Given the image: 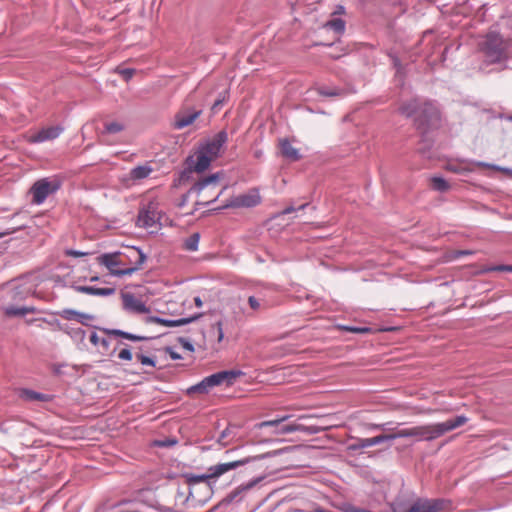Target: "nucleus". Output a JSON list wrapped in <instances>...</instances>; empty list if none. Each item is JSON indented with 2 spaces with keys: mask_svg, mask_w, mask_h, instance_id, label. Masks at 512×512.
I'll return each mask as SVG.
<instances>
[{
  "mask_svg": "<svg viewBox=\"0 0 512 512\" xmlns=\"http://www.w3.org/2000/svg\"><path fill=\"white\" fill-rule=\"evenodd\" d=\"M489 271L512 272V265H497L489 268Z\"/></svg>",
  "mask_w": 512,
  "mask_h": 512,
  "instance_id": "obj_55",
  "label": "nucleus"
},
{
  "mask_svg": "<svg viewBox=\"0 0 512 512\" xmlns=\"http://www.w3.org/2000/svg\"><path fill=\"white\" fill-rule=\"evenodd\" d=\"M73 289L79 293H84L93 296H110L115 293V288H98L94 286H80L74 285Z\"/></svg>",
  "mask_w": 512,
  "mask_h": 512,
  "instance_id": "obj_23",
  "label": "nucleus"
},
{
  "mask_svg": "<svg viewBox=\"0 0 512 512\" xmlns=\"http://www.w3.org/2000/svg\"><path fill=\"white\" fill-rule=\"evenodd\" d=\"M194 303L197 307H201L202 306V300L199 296L195 297L194 298Z\"/></svg>",
  "mask_w": 512,
  "mask_h": 512,
  "instance_id": "obj_59",
  "label": "nucleus"
},
{
  "mask_svg": "<svg viewBox=\"0 0 512 512\" xmlns=\"http://www.w3.org/2000/svg\"><path fill=\"white\" fill-rule=\"evenodd\" d=\"M220 179V173H214L207 177L197 181L189 190V195H196L202 197L201 201H198V205L208 206L210 203L215 202L219 199L222 194V190L215 192L218 187Z\"/></svg>",
  "mask_w": 512,
  "mask_h": 512,
  "instance_id": "obj_3",
  "label": "nucleus"
},
{
  "mask_svg": "<svg viewBox=\"0 0 512 512\" xmlns=\"http://www.w3.org/2000/svg\"><path fill=\"white\" fill-rule=\"evenodd\" d=\"M431 183L433 189L439 192H446L450 188L449 183L443 177L440 176L432 177Z\"/></svg>",
  "mask_w": 512,
  "mask_h": 512,
  "instance_id": "obj_40",
  "label": "nucleus"
},
{
  "mask_svg": "<svg viewBox=\"0 0 512 512\" xmlns=\"http://www.w3.org/2000/svg\"><path fill=\"white\" fill-rule=\"evenodd\" d=\"M290 418V415H283L272 420L257 423L255 424L254 428L259 430L264 428H271L272 434L277 436L287 435L294 432H304L309 435H313L319 433L322 430L320 427L315 425L306 426L301 423L284 424V422H286Z\"/></svg>",
  "mask_w": 512,
  "mask_h": 512,
  "instance_id": "obj_2",
  "label": "nucleus"
},
{
  "mask_svg": "<svg viewBox=\"0 0 512 512\" xmlns=\"http://www.w3.org/2000/svg\"><path fill=\"white\" fill-rule=\"evenodd\" d=\"M228 141V134L225 130L218 132L211 140H208L204 144L200 145V148L204 150L211 158H217L224 145Z\"/></svg>",
  "mask_w": 512,
  "mask_h": 512,
  "instance_id": "obj_9",
  "label": "nucleus"
},
{
  "mask_svg": "<svg viewBox=\"0 0 512 512\" xmlns=\"http://www.w3.org/2000/svg\"><path fill=\"white\" fill-rule=\"evenodd\" d=\"M65 254L67 256H71V257H75V258L83 257V256L88 255L87 252H83V251H79V250H74V249H66L65 250Z\"/></svg>",
  "mask_w": 512,
  "mask_h": 512,
  "instance_id": "obj_54",
  "label": "nucleus"
},
{
  "mask_svg": "<svg viewBox=\"0 0 512 512\" xmlns=\"http://www.w3.org/2000/svg\"><path fill=\"white\" fill-rule=\"evenodd\" d=\"M471 254H473V252L471 250H459L456 252L457 257H462V256H466V255H471Z\"/></svg>",
  "mask_w": 512,
  "mask_h": 512,
  "instance_id": "obj_57",
  "label": "nucleus"
},
{
  "mask_svg": "<svg viewBox=\"0 0 512 512\" xmlns=\"http://www.w3.org/2000/svg\"><path fill=\"white\" fill-rule=\"evenodd\" d=\"M201 314H196L190 317H183L179 319H166L158 316H150L146 319L147 323H157L166 327H180L187 325L195 320L199 319Z\"/></svg>",
  "mask_w": 512,
  "mask_h": 512,
  "instance_id": "obj_16",
  "label": "nucleus"
},
{
  "mask_svg": "<svg viewBox=\"0 0 512 512\" xmlns=\"http://www.w3.org/2000/svg\"><path fill=\"white\" fill-rule=\"evenodd\" d=\"M280 149L282 155L292 161H297L301 158L299 150L292 146L288 139H282L280 141Z\"/></svg>",
  "mask_w": 512,
  "mask_h": 512,
  "instance_id": "obj_25",
  "label": "nucleus"
},
{
  "mask_svg": "<svg viewBox=\"0 0 512 512\" xmlns=\"http://www.w3.org/2000/svg\"><path fill=\"white\" fill-rule=\"evenodd\" d=\"M70 368L71 370H75V366H69L68 364L66 363H62V364H54L52 366V369H53V373L57 376H63V375H67V374H70L67 369Z\"/></svg>",
  "mask_w": 512,
  "mask_h": 512,
  "instance_id": "obj_44",
  "label": "nucleus"
},
{
  "mask_svg": "<svg viewBox=\"0 0 512 512\" xmlns=\"http://www.w3.org/2000/svg\"><path fill=\"white\" fill-rule=\"evenodd\" d=\"M122 300H123L124 309L129 312H135V313H148L149 312V308L146 306V304L143 301L137 299L131 293H122Z\"/></svg>",
  "mask_w": 512,
  "mask_h": 512,
  "instance_id": "obj_20",
  "label": "nucleus"
},
{
  "mask_svg": "<svg viewBox=\"0 0 512 512\" xmlns=\"http://www.w3.org/2000/svg\"><path fill=\"white\" fill-rule=\"evenodd\" d=\"M118 358L120 360H124V361L132 360L133 354H132L131 349L128 346H126L125 348L121 349L119 351V353H118Z\"/></svg>",
  "mask_w": 512,
  "mask_h": 512,
  "instance_id": "obj_49",
  "label": "nucleus"
},
{
  "mask_svg": "<svg viewBox=\"0 0 512 512\" xmlns=\"http://www.w3.org/2000/svg\"><path fill=\"white\" fill-rule=\"evenodd\" d=\"M190 196L188 193L186 195L183 196V200H182V203L181 205H183L187 199V197Z\"/></svg>",
  "mask_w": 512,
  "mask_h": 512,
  "instance_id": "obj_63",
  "label": "nucleus"
},
{
  "mask_svg": "<svg viewBox=\"0 0 512 512\" xmlns=\"http://www.w3.org/2000/svg\"><path fill=\"white\" fill-rule=\"evenodd\" d=\"M77 344H83L86 339V332L80 327H70L68 325L60 327Z\"/></svg>",
  "mask_w": 512,
  "mask_h": 512,
  "instance_id": "obj_26",
  "label": "nucleus"
},
{
  "mask_svg": "<svg viewBox=\"0 0 512 512\" xmlns=\"http://www.w3.org/2000/svg\"><path fill=\"white\" fill-rule=\"evenodd\" d=\"M394 65H395V66L400 65V64H399V61H398L397 59H395V61H394Z\"/></svg>",
  "mask_w": 512,
  "mask_h": 512,
  "instance_id": "obj_64",
  "label": "nucleus"
},
{
  "mask_svg": "<svg viewBox=\"0 0 512 512\" xmlns=\"http://www.w3.org/2000/svg\"><path fill=\"white\" fill-rule=\"evenodd\" d=\"M98 260H99V263L104 265L106 268H108L110 273L114 276H117L116 272L122 270V269H116V267L126 263V261L124 259H122L120 251L102 254L98 258Z\"/></svg>",
  "mask_w": 512,
  "mask_h": 512,
  "instance_id": "obj_18",
  "label": "nucleus"
},
{
  "mask_svg": "<svg viewBox=\"0 0 512 512\" xmlns=\"http://www.w3.org/2000/svg\"><path fill=\"white\" fill-rule=\"evenodd\" d=\"M252 461V458L246 457L240 460L227 462V463H219L213 466H210L208 468L209 476H211L212 479H217L223 474L234 470L238 467L244 466Z\"/></svg>",
  "mask_w": 512,
  "mask_h": 512,
  "instance_id": "obj_11",
  "label": "nucleus"
},
{
  "mask_svg": "<svg viewBox=\"0 0 512 512\" xmlns=\"http://www.w3.org/2000/svg\"><path fill=\"white\" fill-rule=\"evenodd\" d=\"M388 441L386 434L378 435L372 438H356L347 446L348 451H358L368 447H372Z\"/></svg>",
  "mask_w": 512,
  "mask_h": 512,
  "instance_id": "obj_19",
  "label": "nucleus"
},
{
  "mask_svg": "<svg viewBox=\"0 0 512 512\" xmlns=\"http://www.w3.org/2000/svg\"><path fill=\"white\" fill-rule=\"evenodd\" d=\"M317 93L323 97L342 96L345 90L337 87L319 86L316 89Z\"/></svg>",
  "mask_w": 512,
  "mask_h": 512,
  "instance_id": "obj_35",
  "label": "nucleus"
},
{
  "mask_svg": "<svg viewBox=\"0 0 512 512\" xmlns=\"http://www.w3.org/2000/svg\"><path fill=\"white\" fill-rule=\"evenodd\" d=\"M311 512H329V511H327L323 508H316V509L312 510Z\"/></svg>",
  "mask_w": 512,
  "mask_h": 512,
  "instance_id": "obj_62",
  "label": "nucleus"
},
{
  "mask_svg": "<svg viewBox=\"0 0 512 512\" xmlns=\"http://www.w3.org/2000/svg\"><path fill=\"white\" fill-rule=\"evenodd\" d=\"M152 172V168L148 165H140L134 167L130 172V177L133 180H141L147 178Z\"/></svg>",
  "mask_w": 512,
  "mask_h": 512,
  "instance_id": "obj_33",
  "label": "nucleus"
},
{
  "mask_svg": "<svg viewBox=\"0 0 512 512\" xmlns=\"http://www.w3.org/2000/svg\"><path fill=\"white\" fill-rule=\"evenodd\" d=\"M324 27L334 31L336 34L341 35L345 31V21L342 20L341 18H334L326 22Z\"/></svg>",
  "mask_w": 512,
  "mask_h": 512,
  "instance_id": "obj_37",
  "label": "nucleus"
},
{
  "mask_svg": "<svg viewBox=\"0 0 512 512\" xmlns=\"http://www.w3.org/2000/svg\"><path fill=\"white\" fill-rule=\"evenodd\" d=\"M135 356L143 366H150L152 368L156 366L155 357L146 356L143 353H136Z\"/></svg>",
  "mask_w": 512,
  "mask_h": 512,
  "instance_id": "obj_45",
  "label": "nucleus"
},
{
  "mask_svg": "<svg viewBox=\"0 0 512 512\" xmlns=\"http://www.w3.org/2000/svg\"><path fill=\"white\" fill-rule=\"evenodd\" d=\"M201 114V110L192 109L188 111H180L174 116L173 127L177 130H181L191 125Z\"/></svg>",
  "mask_w": 512,
  "mask_h": 512,
  "instance_id": "obj_17",
  "label": "nucleus"
},
{
  "mask_svg": "<svg viewBox=\"0 0 512 512\" xmlns=\"http://www.w3.org/2000/svg\"><path fill=\"white\" fill-rule=\"evenodd\" d=\"M160 218L156 203L149 202L139 210L137 225L141 228H152L159 224Z\"/></svg>",
  "mask_w": 512,
  "mask_h": 512,
  "instance_id": "obj_8",
  "label": "nucleus"
},
{
  "mask_svg": "<svg viewBox=\"0 0 512 512\" xmlns=\"http://www.w3.org/2000/svg\"><path fill=\"white\" fill-rule=\"evenodd\" d=\"M240 370H224L206 377L207 383L212 388L221 385L223 383L232 384L233 380L242 375Z\"/></svg>",
  "mask_w": 512,
  "mask_h": 512,
  "instance_id": "obj_13",
  "label": "nucleus"
},
{
  "mask_svg": "<svg viewBox=\"0 0 512 512\" xmlns=\"http://www.w3.org/2000/svg\"><path fill=\"white\" fill-rule=\"evenodd\" d=\"M90 342L99 348V351L102 354H106L109 352L110 341L108 338L99 337L98 334L94 331L90 334Z\"/></svg>",
  "mask_w": 512,
  "mask_h": 512,
  "instance_id": "obj_30",
  "label": "nucleus"
},
{
  "mask_svg": "<svg viewBox=\"0 0 512 512\" xmlns=\"http://www.w3.org/2000/svg\"><path fill=\"white\" fill-rule=\"evenodd\" d=\"M95 319V316L92 315V314H88V313H83V312H79L78 314V318H77V322L81 323L82 325H85V326H90V321L94 320Z\"/></svg>",
  "mask_w": 512,
  "mask_h": 512,
  "instance_id": "obj_47",
  "label": "nucleus"
},
{
  "mask_svg": "<svg viewBox=\"0 0 512 512\" xmlns=\"http://www.w3.org/2000/svg\"><path fill=\"white\" fill-rule=\"evenodd\" d=\"M200 240L199 233H193L190 237H188L184 242V248L188 251H196L198 249Z\"/></svg>",
  "mask_w": 512,
  "mask_h": 512,
  "instance_id": "obj_42",
  "label": "nucleus"
},
{
  "mask_svg": "<svg viewBox=\"0 0 512 512\" xmlns=\"http://www.w3.org/2000/svg\"><path fill=\"white\" fill-rule=\"evenodd\" d=\"M261 197L257 191H254L249 194L239 195L227 201L222 207L219 209L226 208H252L260 204Z\"/></svg>",
  "mask_w": 512,
  "mask_h": 512,
  "instance_id": "obj_10",
  "label": "nucleus"
},
{
  "mask_svg": "<svg viewBox=\"0 0 512 512\" xmlns=\"http://www.w3.org/2000/svg\"><path fill=\"white\" fill-rule=\"evenodd\" d=\"M178 343L186 350H188L189 352H194V345L190 342L189 339L185 338V337H179L178 338Z\"/></svg>",
  "mask_w": 512,
  "mask_h": 512,
  "instance_id": "obj_52",
  "label": "nucleus"
},
{
  "mask_svg": "<svg viewBox=\"0 0 512 512\" xmlns=\"http://www.w3.org/2000/svg\"><path fill=\"white\" fill-rule=\"evenodd\" d=\"M468 422L464 415H458L441 423H432L413 427V438L418 441H432Z\"/></svg>",
  "mask_w": 512,
  "mask_h": 512,
  "instance_id": "obj_1",
  "label": "nucleus"
},
{
  "mask_svg": "<svg viewBox=\"0 0 512 512\" xmlns=\"http://www.w3.org/2000/svg\"><path fill=\"white\" fill-rule=\"evenodd\" d=\"M125 129V124L120 121L105 122L102 134H118Z\"/></svg>",
  "mask_w": 512,
  "mask_h": 512,
  "instance_id": "obj_34",
  "label": "nucleus"
},
{
  "mask_svg": "<svg viewBox=\"0 0 512 512\" xmlns=\"http://www.w3.org/2000/svg\"><path fill=\"white\" fill-rule=\"evenodd\" d=\"M229 97V91L225 90L221 92L218 96V98L213 103L211 110L214 114L218 113V111L221 109L222 105L227 101Z\"/></svg>",
  "mask_w": 512,
  "mask_h": 512,
  "instance_id": "obj_43",
  "label": "nucleus"
},
{
  "mask_svg": "<svg viewBox=\"0 0 512 512\" xmlns=\"http://www.w3.org/2000/svg\"><path fill=\"white\" fill-rule=\"evenodd\" d=\"M212 387L209 383H207L206 377L202 379L199 383L192 385L187 389V394H194V393H200V394H206L208 393Z\"/></svg>",
  "mask_w": 512,
  "mask_h": 512,
  "instance_id": "obj_38",
  "label": "nucleus"
},
{
  "mask_svg": "<svg viewBox=\"0 0 512 512\" xmlns=\"http://www.w3.org/2000/svg\"><path fill=\"white\" fill-rule=\"evenodd\" d=\"M309 204L308 203H304L298 207H294L293 205H290L288 207H286L282 212H281V215H287V214H290V213H293V212H296V211H299V210H304L306 207H308Z\"/></svg>",
  "mask_w": 512,
  "mask_h": 512,
  "instance_id": "obj_51",
  "label": "nucleus"
},
{
  "mask_svg": "<svg viewBox=\"0 0 512 512\" xmlns=\"http://www.w3.org/2000/svg\"><path fill=\"white\" fill-rule=\"evenodd\" d=\"M263 156V151L262 150H256L254 152V157L255 158H261Z\"/></svg>",
  "mask_w": 512,
  "mask_h": 512,
  "instance_id": "obj_60",
  "label": "nucleus"
},
{
  "mask_svg": "<svg viewBox=\"0 0 512 512\" xmlns=\"http://www.w3.org/2000/svg\"><path fill=\"white\" fill-rule=\"evenodd\" d=\"M237 429L234 425H228L219 435L217 442L222 446L229 445L236 437Z\"/></svg>",
  "mask_w": 512,
  "mask_h": 512,
  "instance_id": "obj_28",
  "label": "nucleus"
},
{
  "mask_svg": "<svg viewBox=\"0 0 512 512\" xmlns=\"http://www.w3.org/2000/svg\"><path fill=\"white\" fill-rule=\"evenodd\" d=\"M93 328L100 330L101 332L105 333L106 335L122 337V338H125L130 341H145V340L152 339V337L137 335V334L126 332V331H123L120 329H109V328L97 327V326H93Z\"/></svg>",
  "mask_w": 512,
  "mask_h": 512,
  "instance_id": "obj_22",
  "label": "nucleus"
},
{
  "mask_svg": "<svg viewBox=\"0 0 512 512\" xmlns=\"http://www.w3.org/2000/svg\"><path fill=\"white\" fill-rule=\"evenodd\" d=\"M342 329L345 331L357 333V334H364L371 330L369 327H358V326H343Z\"/></svg>",
  "mask_w": 512,
  "mask_h": 512,
  "instance_id": "obj_48",
  "label": "nucleus"
},
{
  "mask_svg": "<svg viewBox=\"0 0 512 512\" xmlns=\"http://www.w3.org/2000/svg\"><path fill=\"white\" fill-rule=\"evenodd\" d=\"M118 73L126 80L129 81L134 75V69L124 68L120 69Z\"/></svg>",
  "mask_w": 512,
  "mask_h": 512,
  "instance_id": "obj_53",
  "label": "nucleus"
},
{
  "mask_svg": "<svg viewBox=\"0 0 512 512\" xmlns=\"http://www.w3.org/2000/svg\"><path fill=\"white\" fill-rule=\"evenodd\" d=\"M413 434H414L413 427H410V428L397 430L392 434H386V436H387L388 441H392V440H395L398 438H413Z\"/></svg>",
  "mask_w": 512,
  "mask_h": 512,
  "instance_id": "obj_39",
  "label": "nucleus"
},
{
  "mask_svg": "<svg viewBox=\"0 0 512 512\" xmlns=\"http://www.w3.org/2000/svg\"><path fill=\"white\" fill-rule=\"evenodd\" d=\"M502 43V37L498 33L490 32L486 35V38L482 43V50L489 62L497 63L504 58Z\"/></svg>",
  "mask_w": 512,
  "mask_h": 512,
  "instance_id": "obj_6",
  "label": "nucleus"
},
{
  "mask_svg": "<svg viewBox=\"0 0 512 512\" xmlns=\"http://www.w3.org/2000/svg\"><path fill=\"white\" fill-rule=\"evenodd\" d=\"M420 109V102L418 99H412L411 101L403 104L400 107V113L405 115L406 117H411L418 113Z\"/></svg>",
  "mask_w": 512,
  "mask_h": 512,
  "instance_id": "obj_32",
  "label": "nucleus"
},
{
  "mask_svg": "<svg viewBox=\"0 0 512 512\" xmlns=\"http://www.w3.org/2000/svg\"><path fill=\"white\" fill-rule=\"evenodd\" d=\"M185 478H186V482L189 485H195V484H199L202 482H205V483H207V485H210V480L212 479L211 476H209V472L207 474H200V475L189 473V474H185Z\"/></svg>",
  "mask_w": 512,
  "mask_h": 512,
  "instance_id": "obj_36",
  "label": "nucleus"
},
{
  "mask_svg": "<svg viewBox=\"0 0 512 512\" xmlns=\"http://www.w3.org/2000/svg\"><path fill=\"white\" fill-rule=\"evenodd\" d=\"M167 353L169 354V356L172 360L182 359V356L179 353H177L176 351H174L172 348H167Z\"/></svg>",
  "mask_w": 512,
  "mask_h": 512,
  "instance_id": "obj_56",
  "label": "nucleus"
},
{
  "mask_svg": "<svg viewBox=\"0 0 512 512\" xmlns=\"http://www.w3.org/2000/svg\"><path fill=\"white\" fill-rule=\"evenodd\" d=\"M159 511L161 512H171L172 511V508H168V507H159L158 508Z\"/></svg>",
  "mask_w": 512,
  "mask_h": 512,
  "instance_id": "obj_61",
  "label": "nucleus"
},
{
  "mask_svg": "<svg viewBox=\"0 0 512 512\" xmlns=\"http://www.w3.org/2000/svg\"><path fill=\"white\" fill-rule=\"evenodd\" d=\"M443 507L442 499H418L406 512H437Z\"/></svg>",
  "mask_w": 512,
  "mask_h": 512,
  "instance_id": "obj_12",
  "label": "nucleus"
},
{
  "mask_svg": "<svg viewBox=\"0 0 512 512\" xmlns=\"http://www.w3.org/2000/svg\"><path fill=\"white\" fill-rule=\"evenodd\" d=\"M63 131L64 128L60 125L46 127L41 129L37 133L32 134L30 136L29 141L31 143H43L46 141L54 140L58 138Z\"/></svg>",
  "mask_w": 512,
  "mask_h": 512,
  "instance_id": "obj_14",
  "label": "nucleus"
},
{
  "mask_svg": "<svg viewBox=\"0 0 512 512\" xmlns=\"http://www.w3.org/2000/svg\"><path fill=\"white\" fill-rule=\"evenodd\" d=\"M419 115L415 122L417 128L426 132L428 128L436 126L440 120V114L437 106L432 102L420 104Z\"/></svg>",
  "mask_w": 512,
  "mask_h": 512,
  "instance_id": "obj_5",
  "label": "nucleus"
},
{
  "mask_svg": "<svg viewBox=\"0 0 512 512\" xmlns=\"http://www.w3.org/2000/svg\"><path fill=\"white\" fill-rule=\"evenodd\" d=\"M20 397L23 400L28 401V402H34V401L48 402L52 399L51 395L36 392L31 389H22L20 391Z\"/></svg>",
  "mask_w": 512,
  "mask_h": 512,
  "instance_id": "obj_24",
  "label": "nucleus"
},
{
  "mask_svg": "<svg viewBox=\"0 0 512 512\" xmlns=\"http://www.w3.org/2000/svg\"><path fill=\"white\" fill-rule=\"evenodd\" d=\"M475 164L478 167H484V168H489V169H493L496 171H500V172H503V173L509 175L510 177H512V169L511 168L503 167V166H499L496 164H491V163H487V162H483V161H476Z\"/></svg>",
  "mask_w": 512,
  "mask_h": 512,
  "instance_id": "obj_41",
  "label": "nucleus"
},
{
  "mask_svg": "<svg viewBox=\"0 0 512 512\" xmlns=\"http://www.w3.org/2000/svg\"><path fill=\"white\" fill-rule=\"evenodd\" d=\"M260 480H261V478H255L245 484H242V485L236 487L233 491H231L227 495L226 500L228 502H232V501L236 500L237 497H239L241 494L252 489Z\"/></svg>",
  "mask_w": 512,
  "mask_h": 512,
  "instance_id": "obj_27",
  "label": "nucleus"
},
{
  "mask_svg": "<svg viewBox=\"0 0 512 512\" xmlns=\"http://www.w3.org/2000/svg\"><path fill=\"white\" fill-rule=\"evenodd\" d=\"M32 293V290L25 285H14L10 290V298L15 301L23 300Z\"/></svg>",
  "mask_w": 512,
  "mask_h": 512,
  "instance_id": "obj_31",
  "label": "nucleus"
},
{
  "mask_svg": "<svg viewBox=\"0 0 512 512\" xmlns=\"http://www.w3.org/2000/svg\"><path fill=\"white\" fill-rule=\"evenodd\" d=\"M61 187V181L56 178H41L34 182L30 188V194L32 195V203L41 205L45 202L47 197L51 194L56 193Z\"/></svg>",
  "mask_w": 512,
  "mask_h": 512,
  "instance_id": "obj_4",
  "label": "nucleus"
},
{
  "mask_svg": "<svg viewBox=\"0 0 512 512\" xmlns=\"http://www.w3.org/2000/svg\"><path fill=\"white\" fill-rule=\"evenodd\" d=\"M34 311V307L28 306L17 307L14 305H8L4 307L5 314L10 317L25 316L26 314L33 313Z\"/></svg>",
  "mask_w": 512,
  "mask_h": 512,
  "instance_id": "obj_29",
  "label": "nucleus"
},
{
  "mask_svg": "<svg viewBox=\"0 0 512 512\" xmlns=\"http://www.w3.org/2000/svg\"><path fill=\"white\" fill-rule=\"evenodd\" d=\"M213 329L216 331L217 341L220 343L224 338L222 321H217L215 325H213Z\"/></svg>",
  "mask_w": 512,
  "mask_h": 512,
  "instance_id": "obj_50",
  "label": "nucleus"
},
{
  "mask_svg": "<svg viewBox=\"0 0 512 512\" xmlns=\"http://www.w3.org/2000/svg\"><path fill=\"white\" fill-rule=\"evenodd\" d=\"M122 259L125 258L131 267L122 269L121 271L116 272L118 277H122L125 275H131L134 272L138 271L142 268L143 264L146 262V254L138 247L132 246L128 247L125 251H120Z\"/></svg>",
  "mask_w": 512,
  "mask_h": 512,
  "instance_id": "obj_7",
  "label": "nucleus"
},
{
  "mask_svg": "<svg viewBox=\"0 0 512 512\" xmlns=\"http://www.w3.org/2000/svg\"><path fill=\"white\" fill-rule=\"evenodd\" d=\"M58 314L66 320H77L79 311L67 308L58 312Z\"/></svg>",
  "mask_w": 512,
  "mask_h": 512,
  "instance_id": "obj_46",
  "label": "nucleus"
},
{
  "mask_svg": "<svg viewBox=\"0 0 512 512\" xmlns=\"http://www.w3.org/2000/svg\"><path fill=\"white\" fill-rule=\"evenodd\" d=\"M213 158H211L204 150L200 147L195 152L194 156L187 159V162L191 168L196 172L201 173L209 168Z\"/></svg>",
  "mask_w": 512,
  "mask_h": 512,
  "instance_id": "obj_15",
  "label": "nucleus"
},
{
  "mask_svg": "<svg viewBox=\"0 0 512 512\" xmlns=\"http://www.w3.org/2000/svg\"><path fill=\"white\" fill-rule=\"evenodd\" d=\"M388 425V423H384V424H373L371 425V428L372 429H382V430H385L387 429L386 426Z\"/></svg>",
  "mask_w": 512,
  "mask_h": 512,
  "instance_id": "obj_58",
  "label": "nucleus"
},
{
  "mask_svg": "<svg viewBox=\"0 0 512 512\" xmlns=\"http://www.w3.org/2000/svg\"><path fill=\"white\" fill-rule=\"evenodd\" d=\"M253 294L248 296V304L254 311L261 309L262 304L265 303V287L260 284L251 285Z\"/></svg>",
  "mask_w": 512,
  "mask_h": 512,
  "instance_id": "obj_21",
  "label": "nucleus"
}]
</instances>
